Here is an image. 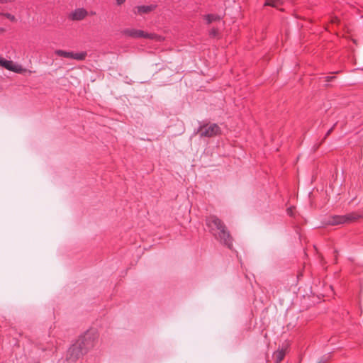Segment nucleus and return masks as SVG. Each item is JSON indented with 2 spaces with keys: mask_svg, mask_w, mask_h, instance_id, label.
<instances>
[{
  "mask_svg": "<svg viewBox=\"0 0 363 363\" xmlns=\"http://www.w3.org/2000/svg\"><path fill=\"white\" fill-rule=\"evenodd\" d=\"M97 335L95 332L87 331L71 345L67 350L66 359L74 362L94 347Z\"/></svg>",
  "mask_w": 363,
  "mask_h": 363,
  "instance_id": "obj_1",
  "label": "nucleus"
},
{
  "mask_svg": "<svg viewBox=\"0 0 363 363\" xmlns=\"http://www.w3.org/2000/svg\"><path fill=\"white\" fill-rule=\"evenodd\" d=\"M205 222L209 232L215 239L229 249H231L233 239L225 223L215 215L207 216Z\"/></svg>",
  "mask_w": 363,
  "mask_h": 363,
  "instance_id": "obj_2",
  "label": "nucleus"
},
{
  "mask_svg": "<svg viewBox=\"0 0 363 363\" xmlns=\"http://www.w3.org/2000/svg\"><path fill=\"white\" fill-rule=\"evenodd\" d=\"M361 217L362 216L359 213L352 212L343 216H330L325 223L329 225H336L355 221Z\"/></svg>",
  "mask_w": 363,
  "mask_h": 363,
  "instance_id": "obj_3",
  "label": "nucleus"
},
{
  "mask_svg": "<svg viewBox=\"0 0 363 363\" xmlns=\"http://www.w3.org/2000/svg\"><path fill=\"white\" fill-rule=\"evenodd\" d=\"M220 128L216 123H205L201 125L196 133L199 134L200 138H212L220 135Z\"/></svg>",
  "mask_w": 363,
  "mask_h": 363,
  "instance_id": "obj_4",
  "label": "nucleus"
},
{
  "mask_svg": "<svg viewBox=\"0 0 363 363\" xmlns=\"http://www.w3.org/2000/svg\"><path fill=\"white\" fill-rule=\"evenodd\" d=\"M123 34L132 38H147L155 40H160L161 37L155 33H148L142 30L135 28H126L123 30Z\"/></svg>",
  "mask_w": 363,
  "mask_h": 363,
  "instance_id": "obj_5",
  "label": "nucleus"
},
{
  "mask_svg": "<svg viewBox=\"0 0 363 363\" xmlns=\"http://www.w3.org/2000/svg\"><path fill=\"white\" fill-rule=\"evenodd\" d=\"M1 67L6 68L9 71H12L13 72L18 74H21L24 71H26V69H23L21 65L16 64L11 60H7L5 59H3L2 60Z\"/></svg>",
  "mask_w": 363,
  "mask_h": 363,
  "instance_id": "obj_6",
  "label": "nucleus"
},
{
  "mask_svg": "<svg viewBox=\"0 0 363 363\" xmlns=\"http://www.w3.org/2000/svg\"><path fill=\"white\" fill-rule=\"evenodd\" d=\"M157 6L154 4L148 6H138L134 8L133 11L135 14L149 13L156 9Z\"/></svg>",
  "mask_w": 363,
  "mask_h": 363,
  "instance_id": "obj_7",
  "label": "nucleus"
},
{
  "mask_svg": "<svg viewBox=\"0 0 363 363\" xmlns=\"http://www.w3.org/2000/svg\"><path fill=\"white\" fill-rule=\"evenodd\" d=\"M87 16V11L84 9H78L72 13L71 18L74 21H80Z\"/></svg>",
  "mask_w": 363,
  "mask_h": 363,
  "instance_id": "obj_8",
  "label": "nucleus"
},
{
  "mask_svg": "<svg viewBox=\"0 0 363 363\" xmlns=\"http://www.w3.org/2000/svg\"><path fill=\"white\" fill-rule=\"evenodd\" d=\"M86 55H87V53L85 51L80 52H77V53H74V52H72V59H74V60H79V61H82V60H85Z\"/></svg>",
  "mask_w": 363,
  "mask_h": 363,
  "instance_id": "obj_9",
  "label": "nucleus"
},
{
  "mask_svg": "<svg viewBox=\"0 0 363 363\" xmlns=\"http://www.w3.org/2000/svg\"><path fill=\"white\" fill-rule=\"evenodd\" d=\"M55 53L60 57H63L65 58H72V52H68L62 50H57Z\"/></svg>",
  "mask_w": 363,
  "mask_h": 363,
  "instance_id": "obj_10",
  "label": "nucleus"
},
{
  "mask_svg": "<svg viewBox=\"0 0 363 363\" xmlns=\"http://www.w3.org/2000/svg\"><path fill=\"white\" fill-rule=\"evenodd\" d=\"M205 19L206 20L207 23L209 24V23H212L213 21L220 20V17L218 16L213 15V14H208L205 16Z\"/></svg>",
  "mask_w": 363,
  "mask_h": 363,
  "instance_id": "obj_11",
  "label": "nucleus"
},
{
  "mask_svg": "<svg viewBox=\"0 0 363 363\" xmlns=\"http://www.w3.org/2000/svg\"><path fill=\"white\" fill-rule=\"evenodd\" d=\"M284 357V352L283 351L279 352V353L277 354V355L276 357L277 363L281 362L283 360Z\"/></svg>",
  "mask_w": 363,
  "mask_h": 363,
  "instance_id": "obj_12",
  "label": "nucleus"
},
{
  "mask_svg": "<svg viewBox=\"0 0 363 363\" xmlns=\"http://www.w3.org/2000/svg\"><path fill=\"white\" fill-rule=\"evenodd\" d=\"M1 15H3L4 16H5L6 18L9 19L11 21H16V17L9 13H1Z\"/></svg>",
  "mask_w": 363,
  "mask_h": 363,
  "instance_id": "obj_13",
  "label": "nucleus"
},
{
  "mask_svg": "<svg viewBox=\"0 0 363 363\" xmlns=\"http://www.w3.org/2000/svg\"><path fill=\"white\" fill-rule=\"evenodd\" d=\"M209 35L213 38L216 37L218 35V30L216 28H212L209 32Z\"/></svg>",
  "mask_w": 363,
  "mask_h": 363,
  "instance_id": "obj_14",
  "label": "nucleus"
},
{
  "mask_svg": "<svg viewBox=\"0 0 363 363\" xmlns=\"http://www.w3.org/2000/svg\"><path fill=\"white\" fill-rule=\"evenodd\" d=\"M335 125H336V123L334 124L333 126L330 129H329L328 130V132L326 133L323 140H325L331 134V133L333 132V129H334Z\"/></svg>",
  "mask_w": 363,
  "mask_h": 363,
  "instance_id": "obj_15",
  "label": "nucleus"
},
{
  "mask_svg": "<svg viewBox=\"0 0 363 363\" xmlns=\"http://www.w3.org/2000/svg\"><path fill=\"white\" fill-rule=\"evenodd\" d=\"M333 79H335L334 76H327L325 77V81L329 82H331Z\"/></svg>",
  "mask_w": 363,
  "mask_h": 363,
  "instance_id": "obj_16",
  "label": "nucleus"
},
{
  "mask_svg": "<svg viewBox=\"0 0 363 363\" xmlns=\"http://www.w3.org/2000/svg\"><path fill=\"white\" fill-rule=\"evenodd\" d=\"M125 1L126 0H116V4L118 6H121V5L123 4L125 2Z\"/></svg>",
  "mask_w": 363,
  "mask_h": 363,
  "instance_id": "obj_17",
  "label": "nucleus"
},
{
  "mask_svg": "<svg viewBox=\"0 0 363 363\" xmlns=\"http://www.w3.org/2000/svg\"><path fill=\"white\" fill-rule=\"evenodd\" d=\"M287 212H288V214L290 215V216H293V210L291 208H289L287 209Z\"/></svg>",
  "mask_w": 363,
  "mask_h": 363,
  "instance_id": "obj_18",
  "label": "nucleus"
},
{
  "mask_svg": "<svg viewBox=\"0 0 363 363\" xmlns=\"http://www.w3.org/2000/svg\"><path fill=\"white\" fill-rule=\"evenodd\" d=\"M11 1H12V0H0L1 4H6L8 2H11Z\"/></svg>",
  "mask_w": 363,
  "mask_h": 363,
  "instance_id": "obj_19",
  "label": "nucleus"
},
{
  "mask_svg": "<svg viewBox=\"0 0 363 363\" xmlns=\"http://www.w3.org/2000/svg\"><path fill=\"white\" fill-rule=\"evenodd\" d=\"M4 31V29L0 27V33H3Z\"/></svg>",
  "mask_w": 363,
  "mask_h": 363,
  "instance_id": "obj_20",
  "label": "nucleus"
},
{
  "mask_svg": "<svg viewBox=\"0 0 363 363\" xmlns=\"http://www.w3.org/2000/svg\"><path fill=\"white\" fill-rule=\"evenodd\" d=\"M4 58L0 57V66H1L2 60Z\"/></svg>",
  "mask_w": 363,
  "mask_h": 363,
  "instance_id": "obj_21",
  "label": "nucleus"
},
{
  "mask_svg": "<svg viewBox=\"0 0 363 363\" xmlns=\"http://www.w3.org/2000/svg\"><path fill=\"white\" fill-rule=\"evenodd\" d=\"M0 15H1V13H0Z\"/></svg>",
  "mask_w": 363,
  "mask_h": 363,
  "instance_id": "obj_22",
  "label": "nucleus"
},
{
  "mask_svg": "<svg viewBox=\"0 0 363 363\" xmlns=\"http://www.w3.org/2000/svg\"><path fill=\"white\" fill-rule=\"evenodd\" d=\"M318 363H322V362H318Z\"/></svg>",
  "mask_w": 363,
  "mask_h": 363,
  "instance_id": "obj_23",
  "label": "nucleus"
}]
</instances>
